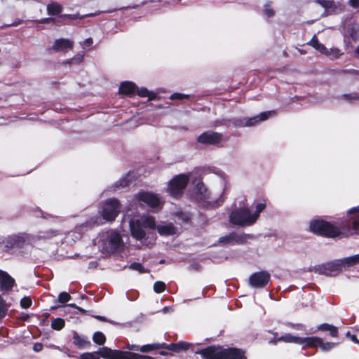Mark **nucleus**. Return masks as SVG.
I'll return each mask as SVG.
<instances>
[{"label":"nucleus","instance_id":"1","mask_svg":"<svg viewBox=\"0 0 359 359\" xmlns=\"http://www.w3.org/2000/svg\"><path fill=\"white\" fill-rule=\"evenodd\" d=\"M130 229L132 236L136 240L141 241L146 238V233L142 229H155L163 236H173L177 234L178 229L172 224L162 223L156 225L155 218L150 215L135 216L130 222Z\"/></svg>","mask_w":359,"mask_h":359},{"label":"nucleus","instance_id":"32","mask_svg":"<svg viewBox=\"0 0 359 359\" xmlns=\"http://www.w3.org/2000/svg\"><path fill=\"white\" fill-rule=\"evenodd\" d=\"M65 320L62 318H57L52 321L51 327L55 330H60L65 326Z\"/></svg>","mask_w":359,"mask_h":359},{"label":"nucleus","instance_id":"40","mask_svg":"<svg viewBox=\"0 0 359 359\" xmlns=\"http://www.w3.org/2000/svg\"><path fill=\"white\" fill-rule=\"evenodd\" d=\"M176 343H172L170 344H167L165 343L161 344V348H165L169 351H173L175 353V348H176Z\"/></svg>","mask_w":359,"mask_h":359},{"label":"nucleus","instance_id":"51","mask_svg":"<svg viewBox=\"0 0 359 359\" xmlns=\"http://www.w3.org/2000/svg\"><path fill=\"white\" fill-rule=\"evenodd\" d=\"M349 213H356V212H359V205L358 207H355V208H353L352 209H351L349 211H348Z\"/></svg>","mask_w":359,"mask_h":359},{"label":"nucleus","instance_id":"58","mask_svg":"<svg viewBox=\"0 0 359 359\" xmlns=\"http://www.w3.org/2000/svg\"><path fill=\"white\" fill-rule=\"evenodd\" d=\"M20 23H21V21L19 20V21H18V22H16L15 23H13L11 25L12 26H17V25H20Z\"/></svg>","mask_w":359,"mask_h":359},{"label":"nucleus","instance_id":"3","mask_svg":"<svg viewBox=\"0 0 359 359\" xmlns=\"http://www.w3.org/2000/svg\"><path fill=\"white\" fill-rule=\"evenodd\" d=\"M309 229L314 233L330 238L336 237L340 233L339 228L320 219L311 220Z\"/></svg>","mask_w":359,"mask_h":359},{"label":"nucleus","instance_id":"49","mask_svg":"<svg viewBox=\"0 0 359 359\" xmlns=\"http://www.w3.org/2000/svg\"><path fill=\"white\" fill-rule=\"evenodd\" d=\"M126 348L129 350L139 351L140 346H138L137 345H134V344H131V345L128 344Z\"/></svg>","mask_w":359,"mask_h":359},{"label":"nucleus","instance_id":"57","mask_svg":"<svg viewBox=\"0 0 359 359\" xmlns=\"http://www.w3.org/2000/svg\"><path fill=\"white\" fill-rule=\"evenodd\" d=\"M160 354H161V355H170V353H169L165 352V351H161V352H160Z\"/></svg>","mask_w":359,"mask_h":359},{"label":"nucleus","instance_id":"46","mask_svg":"<svg viewBox=\"0 0 359 359\" xmlns=\"http://www.w3.org/2000/svg\"><path fill=\"white\" fill-rule=\"evenodd\" d=\"M297 329L298 330H303L304 331L305 334H313V333H315L316 331L315 330H310L309 332H306V328H305V326L303 325H297Z\"/></svg>","mask_w":359,"mask_h":359},{"label":"nucleus","instance_id":"15","mask_svg":"<svg viewBox=\"0 0 359 359\" xmlns=\"http://www.w3.org/2000/svg\"><path fill=\"white\" fill-rule=\"evenodd\" d=\"M15 283V279L7 272L0 269V290H10Z\"/></svg>","mask_w":359,"mask_h":359},{"label":"nucleus","instance_id":"27","mask_svg":"<svg viewBox=\"0 0 359 359\" xmlns=\"http://www.w3.org/2000/svg\"><path fill=\"white\" fill-rule=\"evenodd\" d=\"M278 340L285 341L286 343H294L296 344H299L300 337L292 335L291 334H285L281 336Z\"/></svg>","mask_w":359,"mask_h":359},{"label":"nucleus","instance_id":"33","mask_svg":"<svg viewBox=\"0 0 359 359\" xmlns=\"http://www.w3.org/2000/svg\"><path fill=\"white\" fill-rule=\"evenodd\" d=\"M93 339L94 342L99 345L104 344L106 341L105 336L100 332H95L93 335Z\"/></svg>","mask_w":359,"mask_h":359},{"label":"nucleus","instance_id":"37","mask_svg":"<svg viewBox=\"0 0 359 359\" xmlns=\"http://www.w3.org/2000/svg\"><path fill=\"white\" fill-rule=\"evenodd\" d=\"M129 268L133 270L138 271L140 273H146L147 270L139 263H133L130 265Z\"/></svg>","mask_w":359,"mask_h":359},{"label":"nucleus","instance_id":"52","mask_svg":"<svg viewBox=\"0 0 359 359\" xmlns=\"http://www.w3.org/2000/svg\"><path fill=\"white\" fill-rule=\"evenodd\" d=\"M69 306H71V307H73V308L77 309L78 310H79V311H81V312H85L84 309H81V308H80V307L77 306H76V304H69Z\"/></svg>","mask_w":359,"mask_h":359},{"label":"nucleus","instance_id":"28","mask_svg":"<svg viewBox=\"0 0 359 359\" xmlns=\"http://www.w3.org/2000/svg\"><path fill=\"white\" fill-rule=\"evenodd\" d=\"M161 348L160 343H153L140 346L139 351L142 353H148Z\"/></svg>","mask_w":359,"mask_h":359},{"label":"nucleus","instance_id":"24","mask_svg":"<svg viewBox=\"0 0 359 359\" xmlns=\"http://www.w3.org/2000/svg\"><path fill=\"white\" fill-rule=\"evenodd\" d=\"M135 86L132 82L122 83L119 88V91L122 94L129 95L134 92Z\"/></svg>","mask_w":359,"mask_h":359},{"label":"nucleus","instance_id":"36","mask_svg":"<svg viewBox=\"0 0 359 359\" xmlns=\"http://www.w3.org/2000/svg\"><path fill=\"white\" fill-rule=\"evenodd\" d=\"M71 299V296L66 292H62L58 295V302L60 303H66Z\"/></svg>","mask_w":359,"mask_h":359},{"label":"nucleus","instance_id":"22","mask_svg":"<svg viewBox=\"0 0 359 359\" xmlns=\"http://www.w3.org/2000/svg\"><path fill=\"white\" fill-rule=\"evenodd\" d=\"M245 236L237 235L236 233H231L228 236H226V244H234V243H242L245 241Z\"/></svg>","mask_w":359,"mask_h":359},{"label":"nucleus","instance_id":"44","mask_svg":"<svg viewBox=\"0 0 359 359\" xmlns=\"http://www.w3.org/2000/svg\"><path fill=\"white\" fill-rule=\"evenodd\" d=\"M349 4L353 8L359 11V0H349Z\"/></svg>","mask_w":359,"mask_h":359},{"label":"nucleus","instance_id":"21","mask_svg":"<svg viewBox=\"0 0 359 359\" xmlns=\"http://www.w3.org/2000/svg\"><path fill=\"white\" fill-rule=\"evenodd\" d=\"M344 268H349L359 264V254L341 259Z\"/></svg>","mask_w":359,"mask_h":359},{"label":"nucleus","instance_id":"35","mask_svg":"<svg viewBox=\"0 0 359 359\" xmlns=\"http://www.w3.org/2000/svg\"><path fill=\"white\" fill-rule=\"evenodd\" d=\"M165 284L161 281H157L154 285V290L156 293H161L165 290Z\"/></svg>","mask_w":359,"mask_h":359},{"label":"nucleus","instance_id":"61","mask_svg":"<svg viewBox=\"0 0 359 359\" xmlns=\"http://www.w3.org/2000/svg\"><path fill=\"white\" fill-rule=\"evenodd\" d=\"M168 309L167 307H165V308L163 309V311L165 313V312L168 311Z\"/></svg>","mask_w":359,"mask_h":359},{"label":"nucleus","instance_id":"13","mask_svg":"<svg viewBox=\"0 0 359 359\" xmlns=\"http://www.w3.org/2000/svg\"><path fill=\"white\" fill-rule=\"evenodd\" d=\"M270 279V274L261 271L252 274L250 277V283L254 287H262L265 286Z\"/></svg>","mask_w":359,"mask_h":359},{"label":"nucleus","instance_id":"47","mask_svg":"<svg viewBox=\"0 0 359 359\" xmlns=\"http://www.w3.org/2000/svg\"><path fill=\"white\" fill-rule=\"evenodd\" d=\"M56 235V233L53 231H49L46 233V235L39 236V238H49Z\"/></svg>","mask_w":359,"mask_h":359},{"label":"nucleus","instance_id":"59","mask_svg":"<svg viewBox=\"0 0 359 359\" xmlns=\"http://www.w3.org/2000/svg\"><path fill=\"white\" fill-rule=\"evenodd\" d=\"M355 53L358 55H359V45L356 47L355 50Z\"/></svg>","mask_w":359,"mask_h":359},{"label":"nucleus","instance_id":"26","mask_svg":"<svg viewBox=\"0 0 359 359\" xmlns=\"http://www.w3.org/2000/svg\"><path fill=\"white\" fill-rule=\"evenodd\" d=\"M194 344L183 341H180L176 343L175 353H180L181 351H186L189 348H192Z\"/></svg>","mask_w":359,"mask_h":359},{"label":"nucleus","instance_id":"5","mask_svg":"<svg viewBox=\"0 0 359 359\" xmlns=\"http://www.w3.org/2000/svg\"><path fill=\"white\" fill-rule=\"evenodd\" d=\"M100 353L103 358L105 359H154L150 356L128 351L113 350L108 347H103Z\"/></svg>","mask_w":359,"mask_h":359},{"label":"nucleus","instance_id":"38","mask_svg":"<svg viewBox=\"0 0 359 359\" xmlns=\"http://www.w3.org/2000/svg\"><path fill=\"white\" fill-rule=\"evenodd\" d=\"M32 305V300L28 297H25L20 300V306L24 309H27Z\"/></svg>","mask_w":359,"mask_h":359},{"label":"nucleus","instance_id":"45","mask_svg":"<svg viewBox=\"0 0 359 359\" xmlns=\"http://www.w3.org/2000/svg\"><path fill=\"white\" fill-rule=\"evenodd\" d=\"M353 227L355 233H359V218L355 219L353 223Z\"/></svg>","mask_w":359,"mask_h":359},{"label":"nucleus","instance_id":"25","mask_svg":"<svg viewBox=\"0 0 359 359\" xmlns=\"http://www.w3.org/2000/svg\"><path fill=\"white\" fill-rule=\"evenodd\" d=\"M318 330H325L330 332V334L332 337H337L338 336L337 328L332 325L324 323L321 324L318 327Z\"/></svg>","mask_w":359,"mask_h":359},{"label":"nucleus","instance_id":"48","mask_svg":"<svg viewBox=\"0 0 359 359\" xmlns=\"http://www.w3.org/2000/svg\"><path fill=\"white\" fill-rule=\"evenodd\" d=\"M264 13H266V15H268L269 17H271L273 15V11L272 8H269V7H266L265 9H264Z\"/></svg>","mask_w":359,"mask_h":359},{"label":"nucleus","instance_id":"29","mask_svg":"<svg viewBox=\"0 0 359 359\" xmlns=\"http://www.w3.org/2000/svg\"><path fill=\"white\" fill-rule=\"evenodd\" d=\"M62 6L57 3H51L47 6V11L49 15H56L61 12Z\"/></svg>","mask_w":359,"mask_h":359},{"label":"nucleus","instance_id":"17","mask_svg":"<svg viewBox=\"0 0 359 359\" xmlns=\"http://www.w3.org/2000/svg\"><path fill=\"white\" fill-rule=\"evenodd\" d=\"M194 197L197 201H201L206 198L208 194L207 190L204 186V184L201 182H198L196 184V187L194 189Z\"/></svg>","mask_w":359,"mask_h":359},{"label":"nucleus","instance_id":"30","mask_svg":"<svg viewBox=\"0 0 359 359\" xmlns=\"http://www.w3.org/2000/svg\"><path fill=\"white\" fill-rule=\"evenodd\" d=\"M74 344L79 347H84L89 342L83 337H80L78 334H74Z\"/></svg>","mask_w":359,"mask_h":359},{"label":"nucleus","instance_id":"39","mask_svg":"<svg viewBox=\"0 0 359 359\" xmlns=\"http://www.w3.org/2000/svg\"><path fill=\"white\" fill-rule=\"evenodd\" d=\"M7 308L4 300L0 297V318L5 316L6 313Z\"/></svg>","mask_w":359,"mask_h":359},{"label":"nucleus","instance_id":"12","mask_svg":"<svg viewBox=\"0 0 359 359\" xmlns=\"http://www.w3.org/2000/svg\"><path fill=\"white\" fill-rule=\"evenodd\" d=\"M343 267L344 266L342 265L341 259L319 266L318 271L320 273H323L327 276H331L338 273L341 271Z\"/></svg>","mask_w":359,"mask_h":359},{"label":"nucleus","instance_id":"7","mask_svg":"<svg viewBox=\"0 0 359 359\" xmlns=\"http://www.w3.org/2000/svg\"><path fill=\"white\" fill-rule=\"evenodd\" d=\"M120 211L119 203L116 199L107 201L102 208V216L107 221H113Z\"/></svg>","mask_w":359,"mask_h":359},{"label":"nucleus","instance_id":"53","mask_svg":"<svg viewBox=\"0 0 359 359\" xmlns=\"http://www.w3.org/2000/svg\"><path fill=\"white\" fill-rule=\"evenodd\" d=\"M350 339H351L352 341H353V342H355V343H356V344H359V340H358V339H357V338H356V336H355V335H351V336H350Z\"/></svg>","mask_w":359,"mask_h":359},{"label":"nucleus","instance_id":"42","mask_svg":"<svg viewBox=\"0 0 359 359\" xmlns=\"http://www.w3.org/2000/svg\"><path fill=\"white\" fill-rule=\"evenodd\" d=\"M137 93L141 97H150V93L145 88L139 90Z\"/></svg>","mask_w":359,"mask_h":359},{"label":"nucleus","instance_id":"18","mask_svg":"<svg viewBox=\"0 0 359 359\" xmlns=\"http://www.w3.org/2000/svg\"><path fill=\"white\" fill-rule=\"evenodd\" d=\"M226 359H246V357L243 350L229 348L226 349Z\"/></svg>","mask_w":359,"mask_h":359},{"label":"nucleus","instance_id":"19","mask_svg":"<svg viewBox=\"0 0 359 359\" xmlns=\"http://www.w3.org/2000/svg\"><path fill=\"white\" fill-rule=\"evenodd\" d=\"M318 341H320V338L318 337H300L299 345L303 346V348L316 347L318 346Z\"/></svg>","mask_w":359,"mask_h":359},{"label":"nucleus","instance_id":"4","mask_svg":"<svg viewBox=\"0 0 359 359\" xmlns=\"http://www.w3.org/2000/svg\"><path fill=\"white\" fill-rule=\"evenodd\" d=\"M97 243L102 250L111 252L121 245L122 239L117 232L111 231L101 233Z\"/></svg>","mask_w":359,"mask_h":359},{"label":"nucleus","instance_id":"55","mask_svg":"<svg viewBox=\"0 0 359 359\" xmlns=\"http://www.w3.org/2000/svg\"><path fill=\"white\" fill-rule=\"evenodd\" d=\"M95 318L98 319V320H100L102 321H106V318L103 316H95Z\"/></svg>","mask_w":359,"mask_h":359},{"label":"nucleus","instance_id":"16","mask_svg":"<svg viewBox=\"0 0 359 359\" xmlns=\"http://www.w3.org/2000/svg\"><path fill=\"white\" fill-rule=\"evenodd\" d=\"M274 114H275V112L273 111H268L262 112L258 116L248 118L245 123V126H255V124H257L261 121L266 120L269 116H272Z\"/></svg>","mask_w":359,"mask_h":359},{"label":"nucleus","instance_id":"34","mask_svg":"<svg viewBox=\"0 0 359 359\" xmlns=\"http://www.w3.org/2000/svg\"><path fill=\"white\" fill-rule=\"evenodd\" d=\"M103 348H100L97 353H85L80 355L79 359H100V357L97 356V354H99L102 358H103L100 354V351Z\"/></svg>","mask_w":359,"mask_h":359},{"label":"nucleus","instance_id":"9","mask_svg":"<svg viewBox=\"0 0 359 359\" xmlns=\"http://www.w3.org/2000/svg\"><path fill=\"white\" fill-rule=\"evenodd\" d=\"M351 39L355 42L359 40V25L355 23L348 25L344 35V48L348 52L352 48Z\"/></svg>","mask_w":359,"mask_h":359},{"label":"nucleus","instance_id":"54","mask_svg":"<svg viewBox=\"0 0 359 359\" xmlns=\"http://www.w3.org/2000/svg\"><path fill=\"white\" fill-rule=\"evenodd\" d=\"M128 185V182L126 180H122L121 181H120V186L121 187H126Z\"/></svg>","mask_w":359,"mask_h":359},{"label":"nucleus","instance_id":"14","mask_svg":"<svg viewBox=\"0 0 359 359\" xmlns=\"http://www.w3.org/2000/svg\"><path fill=\"white\" fill-rule=\"evenodd\" d=\"M222 139V135L215 132L208 131L202 133L198 137V142L206 144H215Z\"/></svg>","mask_w":359,"mask_h":359},{"label":"nucleus","instance_id":"56","mask_svg":"<svg viewBox=\"0 0 359 359\" xmlns=\"http://www.w3.org/2000/svg\"><path fill=\"white\" fill-rule=\"evenodd\" d=\"M86 43L88 45H90L93 43V39L91 38H88L86 40Z\"/></svg>","mask_w":359,"mask_h":359},{"label":"nucleus","instance_id":"8","mask_svg":"<svg viewBox=\"0 0 359 359\" xmlns=\"http://www.w3.org/2000/svg\"><path fill=\"white\" fill-rule=\"evenodd\" d=\"M189 182V176L179 175L174 177L169 183L168 191L170 195L177 196L184 190Z\"/></svg>","mask_w":359,"mask_h":359},{"label":"nucleus","instance_id":"11","mask_svg":"<svg viewBox=\"0 0 359 359\" xmlns=\"http://www.w3.org/2000/svg\"><path fill=\"white\" fill-rule=\"evenodd\" d=\"M135 198L137 201H142L150 208H156L161 205V199L154 194L150 192H140Z\"/></svg>","mask_w":359,"mask_h":359},{"label":"nucleus","instance_id":"6","mask_svg":"<svg viewBox=\"0 0 359 359\" xmlns=\"http://www.w3.org/2000/svg\"><path fill=\"white\" fill-rule=\"evenodd\" d=\"M309 44L319 51L320 53L328 56L330 58L334 60L339 58L343 53L337 48H327L323 43H320L316 36H314L309 42Z\"/></svg>","mask_w":359,"mask_h":359},{"label":"nucleus","instance_id":"60","mask_svg":"<svg viewBox=\"0 0 359 359\" xmlns=\"http://www.w3.org/2000/svg\"><path fill=\"white\" fill-rule=\"evenodd\" d=\"M346 337H349L350 338V336H351V334H350L349 332H347L346 334Z\"/></svg>","mask_w":359,"mask_h":359},{"label":"nucleus","instance_id":"43","mask_svg":"<svg viewBox=\"0 0 359 359\" xmlns=\"http://www.w3.org/2000/svg\"><path fill=\"white\" fill-rule=\"evenodd\" d=\"M187 97H188V95H184V94H181V93H174L170 97V98L172 100H175V99L181 100V99L187 98Z\"/></svg>","mask_w":359,"mask_h":359},{"label":"nucleus","instance_id":"50","mask_svg":"<svg viewBox=\"0 0 359 359\" xmlns=\"http://www.w3.org/2000/svg\"><path fill=\"white\" fill-rule=\"evenodd\" d=\"M42 348V346L40 344H36L34 346V350L36 352L40 351Z\"/></svg>","mask_w":359,"mask_h":359},{"label":"nucleus","instance_id":"20","mask_svg":"<svg viewBox=\"0 0 359 359\" xmlns=\"http://www.w3.org/2000/svg\"><path fill=\"white\" fill-rule=\"evenodd\" d=\"M72 43H73L68 39H61L55 41L54 45L53 46V49L57 51L71 49L72 47Z\"/></svg>","mask_w":359,"mask_h":359},{"label":"nucleus","instance_id":"2","mask_svg":"<svg viewBox=\"0 0 359 359\" xmlns=\"http://www.w3.org/2000/svg\"><path fill=\"white\" fill-rule=\"evenodd\" d=\"M265 201L257 203L253 212L247 208L243 207L232 211L229 215V221L235 225L249 226L254 224L258 219L260 213L266 208Z\"/></svg>","mask_w":359,"mask_h":359},{"label":"nucleus","instance_id":"23","mask_svg":"<svg viewBox=\"0 0 359 359\" xmlns=\"http://www.w3.org/2000/svg\"><path fill=\"white\" fill-rule=\"evenodd\" d=\"M26 241V238L24 235H14L8 238V243L11 246L20 247Z\"/></svg>","mask_w":359,"mask_h":359},{"label":"nucleus","instance_id":"41","mask_svg":"<svg viewBox=\"0 0 359 359\" xmlns=\"http://www.w3.org/2000/svg\"><path fill=\"white\" fill-rule=\"evenodd\" d=\"M322 6L325 7V8H332L334 6V2L332 1H327V0H321L318 1Z\"/></svg>","mask_w":359,"mask_h":359},{"label":"nucleus","instance_id":"31","mask_svg":"<svg viewBox=\"0 0 359 359\" xmlns=\"http://www.w3.org/2000/svg\"><path fill=\"white\" fill-rule=\"evenodd\" d=\"M337 344H338L337 343L324 342L323 339L320 338V341H318V346H320L322 351H328L332 349Z\"/></svg>","mask_w":359,"mask_h":359},{"label":"nucleus","instance_id":"10","mask_svg":"<svg viewBox=\"0 0 359 359\" xmlns=\"http://www.w3.org/2000/svg\"><path fill=\"white\" fill-rule=\"evenodd\" d=\"M203 359H224V348L222 346H210L196 352Z\"/></svg>","mask_w":359,"mask_h":359}]
</instances>
